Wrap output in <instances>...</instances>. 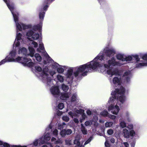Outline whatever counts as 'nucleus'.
I'll use <instances>...</instances> for the list:
<instances>
[{
    "instance_id": "nucleus-27",
    "label": "nucleus",
    "mask_w": 147,
    "mask_h": 147,
    "mask_svg": "<svg viewBox=\"0 0 147 147\" xmlns=\"http://www.w3.org/2000/svg\"><path fill=\"white\" fill-rule=\"evenodd\" d=\"M81 130L83 134L84 135L86 134H87V130L86 129L85 127L83 125V124H81Z\"/></svg>"
},
{
    "instance_id": "nucleus-8",
    "label": "nucleus",
    "mask_w": 147,
    "mask_h": 147,
    "mask_svg": "<svg viewBox=\"0 0 147 147\" xmlns=\"http://www.w3.org/2000/svg\"><path fill=\"white\" fill-rule=\"evenodd\" d=\"M132 56L135 58L134 63H136L137 64H146L144 63V61H147V53L142 55L141 57L142 59L138 55L136 54Z\"/></svg>"
},
{
    "instance_id": "nucleus-42",
    "label": "nucleus",
    "mask_w": 147,
    "mask_h": 147,
    "mask_svg": "<svg viewBox=\"0 0 147 147\" xmlns=\"http://www.w3.org/2000/svg\"><path fill=\"white\" fill-rule=\"evenodd\" d=\"M35 68L36 70L38 71H42V68L40 66H35Z\"/></svg>"
},
{
    "instance_id": "nucleus-57",
    "label": "nucleus",
    "mask_w": 147,
    "mask_h": 147,
    "mask_svg": "<svg viewBox=\"0 0 147 147\" xmlns=\"http://www.w3.org/2000/svg\"><path fill=\"white\" fill-rule=\"evenodd\" d=\"M90 124V122L88 121H86L85 123V125L86 126H87L89 125Z\"/></svg>"
},
{
    "instance_id": "nucleus-23",
    "label": "nucleus",
    "mask_w": 147,
    "mask_h": 147,
    "mask_svg": "<svg viewBox=\"0 0 147 147\" xmlns=\"http://www.w3.org/2000/svg\"><path fill=\"white\" fill-rule=\"evenodd\" d=\"M73 70L72 69H69L67 71V73L66 74L67 78H71L73 74Z\"/></svg>"
},
{
    "instance_id": "nucleus-47",
    "label": "nucleus",
    "mask_w": 147,
    "mask_h": 147,
    "mask_svg": "<svg viewBox=\"0 0 147 147\" xmlns=\"http://www.w3.org/2000/svg\"><path fill=\"white\" fill-rule=\"evenodd\" d=\"M53 134L55 136H56L58 134V130L56 129H55L53 131Z\"/></svg>"
},
{
    "instance_id": "nucleus-7",
    "label": "nucleus",
    "mask_w": 147,
    "mask_h": 147,
    "mask_svg": "<svg viewBox=\"0 0 147 147\" xmlns=\"http://www.w3.org/2000/svg\"><path fill=\"white\" fill-rule=\"evenodd\" d=\"M8 61H12L17 62L18 63H20L22 64H31V61H30L27 64L26 63L29 61V60L26 58L23 57H22L18 56L16 59H9Z\"/></svg>"
},
{
    "instance_id": "nucleus-59",
    "label": "nucleus",
    "mask_w": 147,
    "mask_h": 147,
    "mask_svg": "<svg viewBox=\"0 0 147 147\" xmlns=\"http://www.w3.org/2000/svg\"><path fill=\"white\" fill-rule=\"evenodd\" d=\"M123 144L125 145V147H129V144L127 142H124Z\"/></svg>"
},
{
    "instance_id": "nucleus-58",
    "label": "nucleus",
    "mask_w": 147,
    "mask_h": 147,
    "mask_svg": "<svg viewBox=\"0 0 147 147\" xmlns=\"http://www.w3.org/2000/svg\"><path fill=\"white\" fill-rule=\"evenodd\" d=\"M74 121L76 123H79V121L77 118H74Z\"/></svg>"
},
{
    "instance_id": "nucleus-56",
    "label": "nucleus",
    "mask_w": 147,
    "mask_h": 147,
    "mask_svg": "<svg viewBox=\"0 0 147 147\" xmlns=\"http://www.w3.org/2000/svg\"><path fill=\"white\" fill-rule=\"evenodd\" d=\"M25 67H29L32 68L34 67V65H23Z\"/></svg>"
},
{
    "instance_id": "nucleus-35",
    "label": "nucleus",
    "mask_w": 147,
    "mask_h": 147,
    "mask_svg": "<svg viewBox=\"0 0 147 147\" xmlns=\"http://www.w3.org/2000/svg\"><path fill=\"white\" fill-rule=\"evenodd\" d=\"M64 106V105L63 103L61 102L58 104V107L59 109L62 110Z\"/></svg>"
},
{
    "instance_id": "nucleus-15",
    "label": "nucleus",
    "mask_w": 147,
    "mask_h": 147,
    "mask_svg": "<svg viewBox=\"0 0 147 147\" xmlns=\"http://www.w3.org/2000/svg\"><path fill=\"white\" fill-rule=\"evenodd\" d=\"M3 1H4V2H5L6 3V4L7 5V6L8 7V8L9 10H10V9L9 8V7H10V8H11V9L12 10V12H14V13H16V12H15L14 11L15 9V7L14 5L12 3L8 4L7 3V0H3Z\"/></svg>"
},
{
    "instance_id": "nucleus-30",
    "label": "nucleus",
    "mask_w": 147,
    "mask_h": 147,
    "mask_svg": "<svg viewBox=\"0 0 147 147\" xmlns=\"http://www.w3.org/2000/svg\"><path fill=\"white\" fill-rule=\"evenodd\" d=\"M61 88L62 90L65 92H67L68 89V86L64 84L62 85Z\"/></svg>"
},
{
    "instance_id": "nucleus-18",
    "label": "nucleus",
    "mask_w": 147,
    "mask_h": 147,
    "mask_svg": "<svg viewBox=\"0 0 147 147\" xmlns=\"http://www.w3.org/2000/svg\"><path fill=\"white\" fill-rule=\"evenodd\" d=\"M124 54L121 53H118L117 54L116 57L117 59L122 61H125V59L124 58Z\"/></svg>"
},
{
    "instance_id": "nucleus-24",
    "label": "nucleus",
    "mask_w": 147,
    "mask_h": 147,
    "mask_svg": "<svg viewBox=\"0 0 147 147\" xmlns=\"http://www.w3.org/2000/svg\"><path fill=\"white\" fill-rule=\"evenodd\" d=\"M34 57L37 60V61L38 62H40L42 60V57L38 53H36L34 55Z\"/></svg>"
},
{
    "instance_id": "nucleus-51",
    "label": "nucleus",
    "mask_w": 147,
    "mask_h": 147,
    "mask_svg": "<svg viewBox=\"0 0 147 147\" xmlns=\"http://www.w3.org/2000/svg\"><path fill=\"white\" fill-rule=\"evenodd\" d=\"M111 112L113 114L115 115H117L119 111H115V110H113Z\"/></svg>"
},
{
    "instance_id": "nucleus-5",
    "label": "nucleus",
    "mask_w": 147,
    "mask_h": 147,
    "mask_svg": "<svg viewBox=\"0 0 147 147\" xmlns=\"http://www.w3.org/2000/svg\"><path fill=\"white\" fill-rule=\"evenodd\" d=\"M37 51L41 53L44 57L47 59L48 63H51V64H59L55 62L49 56L46 51H45L44 45L42 42H39V47L37 48Z\"/></svg>"
},
{
    "instance_id": "nucleus-26",
    "label": "nucleus",
    "mask_w": 147,
    "mask_h": 147,
    "mask_svg": "<svg viewBox=\"0 0 147 147\" xmlns=\"http://www.w3.org/2000/svg\"><path fill=\"white\" fill-rule=\"evenodd\" d=\"M76 112L78 114H82V117H83V115H85L84 110L82 109H77Z\"/></svg>"
},
{
    "instance_id": "nucleus-11",
    "label": "nucleus",
    "mask_w": 147,
    "mask_h": 147,
    "mask_svg": "<svg viewBox=\"0 0 147 147\" xmlns=\"http://www.w3.org/2000/svg\"><path fill=\"white\" fill-rule=\"evenodd\" d=\"M72 133L71 129H62L60 132V134L63 137H64L66 135H69Z\"/></svg>"
},
{
    "instance_id": "nucleus-10",
    "label": "nucleus",
    "mask_w": 147,
    "mask_h": 147,
    "mask_svg": "<svg viewBox=\"0 0 147 147\" xmlns=\"http://www.w3.org/2000/svg\"><path fill=\"white\" fill-rule=\"evenodd\" d=\"M16 51L13 50L11 52L9 55L6 57L5 59L2 60L0 62V64L5 63L7 62H9L8 61L9 59L14 58L16 56Z\"/></svg>"
},
{
    "instance_id": "nucleus-45",
    "label": "nucleus",
    "mask_w": 147,
    "mask_h": 147,
    "mask_svg": "<svg viewBox=\"0 0 147 147\" xmlns=\"http://www.w3.org/2000/svg\"><path fill=\"white\" fill-rule=\"evenodd\" d=\"M129 134L131 136H133L135 134V133L134 130H131L129 131Z\"/></svg>"
},
{
    "instance_id": "nucleus-55",
    "label": "nucleus",
    "mask_w": 147,
    "mask_h": 147,
    "mask_svg": "<svg viewBox=\"0 0 147 147\" xmlns=\"http://www.w3.org/2000/svg\"><path fill=\"white\" fill-rule=\"evenodd\" d=\"M110 117L111 119H115L116 118V117L114 115H110Z\"/></svg>"
},
{
    "instance_id": "nucleus-2",
    "label": "nucleus",
    "mask_w": 147,
    "mask_h": 147,
    "mask_svg": "<svg viewBox=\"0 0 147 147\" xmlns=\"http://www.w3.org/2000/svg\"><path fill=\"white\" fill-rule=\"evenodd\" d=\"M10 10L13 15L14 21L16 23L17 29V35L16 39L13 44L14 46L16 47H18L20 45V41L22 40V34L19 31H22V30H25L29 28H32V26L30 24H26L18 22V13H14L12 12L11 8L9 7Z\"/></svg>"
},
{
    "instance_id": "nucleus-40",
    "label": "nucleus",
    "mask_w": 147,
    "mask_h": 147,
    "mask_svg": "<svg viewBox=\"0 0 147 147\" xmlns=\"http://www.w3.org/2000/svg\"><path fill=\"white\" fill-rule=\"evenodd\" d=\"M55 143L56 144H62L63 141L60 139H59L55 141Z\"/></svg>"
},
{
    "instance_id": "nucleus-43",
    "label": "nucleus",
    "mask_w": 147,
    "mask_h": 147,
    "mask_svg": "<svg viewBox=\"0 0 147 147\" xmlns=\"http://www.w3.org/2000/svg\"><path fill=\"white\" fill-rule=\"evenodd\" d=\"M126 123L124 122H121L120 123V126L124 128L126 127Z\"/></svg>"
},
{
    "instance_id": "nucleus-38",
    "label": "nucleus",
    "mask_w": 147,
    "mask_h": 147,
    "mask_svg": "<svg viewBox=\"0 0 147 147\" xmlns=\"http://www.w3.org/2000/svg\"><path fill=\"white\" fill-rule=\"evenodd\" d=\"M57 70L58 73H62L64 71V69L62 67H59L57 68Z\"/></svg>"
},
{
    "instance_id": "nucleus-17",
    "label": "nucleus",
    "mask_w": 147,
    "mask_h": 147,
    "mask_svg": "<svg viewBox=\"0 0 147 147\" xmlns=\"http://www.w3.org/2000/svg\"><path fill=\"white\" fill-rule=\"evenodd\" d=\"M119 89L117 88L115 90L112 91L111 93V94L113 96L112 97V100L114 99L117 98L116 97V95L117 94H118V92L119 91Z\"/></svg>"
},
{
    "instance_id": "nucleus-9",
    "label": "nucleus",
    "mask_w": 147,
    "mask_h": 147,
    "mask_svg": "<svg viewBox=\"0 0 147 147\" xmlns=\"http://www.w3.org/2000/svg\"><path fill=\"white\" fill-rule=\"evenodd\" d=\"M105 55L107 57H110L113 56L116 53L115 49L113 47H106L104 50Z\"/></svg>"
},
{
    "instance_id": "nucleus-14",
    "label": "nucleus",
    "mask_w": 147,
    "mask_h": 147,
    "mask_svg": "<svg viewBox=\"0 0 147 147\" xmlns=\"http://www.w3.org/2000/svg\"><path fill=\"white\" fill-rule=\"evenodd\" d=\"M113 82L114 84H117L119 85H121V78L117 77H115L113 79Z\"/></svg>"
},
{
    "instance_id": "nucleus-34",
    "label": "nucleus",
    "mask_w": 147,
    "mask_h": 147,
    "mask_svg": "<svg viewBox=\"0 0 147 147\" xmlns=\"http://www.w3.org/2000/svg\"><path fill=\"white\" fill-rule=\"evenodd\" d=\"M101 115L104 117L107 116L108 114V111H104L101 112L100 113Z\"/></svg>"
},
{
    "instance_id": "nucleus-53",
    "label": "nucleus",
    "mask_w": 147,
    "mask_h": 147,
    "mask_svg": "<svg viewBox=\"0 0 147 147\" xmlns=\"http://www.w3.org/2000/svg\"><path fill=\"white\" fill-rule=\"evenodd\" d=\"M86 113L88 115H90L92 114V112L90 110L88 109L86 111Z\"/></svg>"
},
{
    "instance_id": "nucleus-37",
    "label": "nucleus",
    "mask_w": 147,
    "mask_h": 147,
    "mask_svg": "<svg viewBox=\"0 0 147 147\" xmlns=\"http://www.w3.org/2000/svg\"><path fill=\"white\" fill-rule=\"evenodd\" d=\"M92 137L91 136L85 142L84 145L87 144H88L91 141L92 139Z\"/></svg>"
},
{
    "instance_id": "nucleus-48",
    "label": "nucleus",
    "mask_w": 147,
    "mask_h": 147,
    "mask_svg": "<svg viewBox=\"0 0 147 147\" xmlns=\"http://www.w3.org/2000/svg\"><path fill=\"white\" fill-rule=\"evenodd\" d=\"M3 145L4 147H10L9 144L6 142L4 143Z\"/></svg>"
},
{
    "instance_id": "nucleus-62",
    "label": "nucleus",
    "mask_w": 147,
    "mask_h": 147,
    "mask_svg": "<svg viewBox=\"0 0 147 147\" xmlns=\"http://www.w3.org/2000/svg\"><path fill=\"white\" fill-rule=\"evenodd\" d=\"M137 65V66H136V68H138L139 67H142L143 66L147 65Z\"/></svg>"
},
{
    "instance_id": "nucleus-13",
    "label": "nucleus",
    "mask_w": 147,
    "mask_h": 147,
    "mask_svg": "<svg viewBox=\"0 0 147 147\" xmlns=\"http://www.w3.org/2000/svg\"><path fill=\"white\" fill-rule=\"evenodd\" d=\"M27 50L24 47H20L18 51V54L21 55H27Z\"/></svg>"
},
{
    "instance_id": "nucleus-41",
    "label": "nucleus",
    "mask_w": 147,
    "mask_h": 147,
    "mask_svg": "<svg viewBox=\"0 0 147 147\" xmlns=\"http://www.w3.org/2000/svg\"><path fill=\"white\" fill-rule=\"evenodd\" d=\"M62 119L63 120L66 122H68L69 120V117L67 116H64L62 117Z\"/></svg>"
},
{
    "instance_id": "nucleus-22",
    "label": "nucleus",
    "mask_w": 147,
    "mask_h": 147,
    "mask_svg": "<svg viewBox=\"0 0 147 147\" xmlns=\"http://www.w3.org/2000/svg\"><path fill=\"white\" fill-rule=\"evenodd\" d=\"M49 71L48 68L47 67H45V68H44L43 70H42V76H48V74L47 73V72H48Z\"/></svg>"
},
{
    "instance_id": "nucleus-50",
    "label": "nucleus",
    "mask_w": 147,
    "mask_h": 147,
    "mask_svg": "<svg viewBox=\"0 0 147 147\" xmlns=\"http://www.w3.org/2000/svg\"><path fill=\"white\" fill-rule=\"evenodd\" d=\"M111 124V122H107L105 124V126L106 127H110L111 125L110 124Z\"/></svg>"
},
{
    "instance_id": "nucleus-25",
    "label": "nucleus",
    "mask_w": 147,
    "mask_h": 147,
    "mask_svg": "<svg viewBox=\"0 0 147 147\" xmlns=\"http://www.w3.org/2000/svg\"><path fill=\"white\" fill-rule=\"evenodd\" d=\"M125 96L124 95L120 96L119 98V101L122 104L125 102Z\"/></svg>"
},
{
    "instance_id": "nucleus-32",
    "label": "nucleus",
    "mask_w": 147,
    "mask_h": 147,
    "mask_svg": "<svg viewBox=\"0 0 147 147\" xmlns=\"http://www.w3.org/2000/svg\"><path fill=\"white\" fill-rule=\"evenodd\" d=\"M77 98V95L76 94H74L72 96L71 98V102H74L76 100Z\"/></svg>"
},
{
    "instance_id": "nucleus-54",
    "label": "nucleus",
    "mask_w": 147,
    "mask_h": 147,
    "mask_svg": "<svg viewBox=\"0 0 147 147\" xmlns=\"http://www.w3.org/2000/svg\"><path fill=\"white\" fill-rule=\"evenodd\" d=\"M114 109V107L113 106H110L109 107V110L112 111Z\"/></svg>"
},
{
    "instance_id": "nucleus-12",
    "label": "nucleus",
    "mask_w": 147,
    "mask_h": 147,
    "mask_svg": "<svg viewBox=\"0 0 147 147\" xmlns=\"http://www.w3.org/2000/svg\"><path fill=\"white\" fill-rule=\"evenodd\" d=\"M52 94L54 95H59L60 91L58 86L52 87L51 89Z\"/></svg>"
},
{
    "instance_id": "nucleus-6",
    "label": "nucleus",
    "mask_w": 147,
    "mask_h": 147,
    "mask_svg": "<svg viewBox=\"0 0 147 147\" xmlns=\"http://www.w3.org/2000/svg\"><path fill=\"white\" fill-rule=\"evenodd\" d=\"M104 56L103 52L101 51L93 60L88 63V64H105L104 63Z\"/></svg>"
},
{
    "instance_id": "nucleus-1",
    "label": "nucleus",
    "mask_w": 147,
    "mask_h": 147,
    "mask_svg": "<svg viewBox=\"0 0 147 147\" xmlns=\"http://www.w3.org/2000/svg\"><path fill=\"white\" fill-rule=\"evenodd\" d=\"M116 65H81L78 68L77 71L74 73L75 77L78 76L80 74L83 76L87 75L88 72H91L93 71H105V68L108 69L107 73L111 76L115 75L121 76V72L117 68L115 67Z\"/></svg>"
},
{
    "instance_id": "nucleus-20",
    "label": "nucleus",
    "mask_w": 147,
    "mask_h": 147,
    "mask_svg": "<svg viewBox=\"0 0 147 147\" xmlns=\"http://www.w3.org/2000/svg\"><path fill=\"white\" fill-rule=\"evenodd\" d=\"M119 89V92L118 94L124 95L125 92V88L122 86H121Z\"/></svg>"
},
{
    "instance_id": "nucleus-61",
    "label": "nucleus",
    "mask_w": 147,
    "mask_h": 147,
    "mask_svg": "<svg viewBox=\"0 0 147 147\" xmlns=\"http://www.w3.org/2000/svg\"><path fill=\"white\" fill-rule=\"evenodd\" d=\"M105 146L106 147H107L109 146V143L108 142H105Z\"/></svg>"
},
{
    "instance_id": "nucleus-36",
    "label": "nucleus",
    "mask_w": 147,
    "mask_h": 147,
    "mask_svg": "<svg viewBox=\"0 0 147 147\" xmlns=\"http://www.w3.org/2000/svg\"><path fill=\"white\" fill-rule=\"evenodd\" d=\"M131 73V71L129 70L125 72L122 76V77H124L126 76H128Z\"/></svg>"
},
{
    "instance_id": "nucleus-33",
    "label": "nucleus",
    "mask_w": 147,
    "mask_h": 147,
    "mask_svg": "<svg viewBox=\"0 0 147 147\" xmlns=\"http://www.w3.org/2000/svg\"><path fill=\"white\" fill-rule=\"evenodd\" d=\"M65 144L69 146H71V140L69 139L65 140Z\"/></svg>"
},
{
    "instance_id": "nucleus-19",
    "label": "nucleus",
    "mask_w": 147,
    "mask_h": 147,
    "mask_svg": "<svg viewBox=\"0 0 147 147\" xmlns=\"http://www.w3.org/2000/svg\"><path fill=\"white\" fill-rule=\"evenodd\" d=\"M124 59H125V61L126 62H131V63H134L135 59H133L132 56L130 55L128 56L127 57L124 58Z\"/></svg>"
},
{
    "instance_id": "nucleus-63",
    "label": "nucleus",
    "mask_w": 147,
    "mask_h": 147,
    "mask_svg": "<svg viewBox=\"0 0 147 147\" xmlns=\"http://www.w3.org/2000/svg\"><path fill=\"white\" fill-rule=\"evenodd\" d=\"M63 125H60L59 126V128L60 129V128H63V125H65V123H62Z\"/></svg>"
},
{
    "instance_id": "nucleus-28",
    "label": "nucleus",
    "mask_w": 147,
    "mask_h": 147,
    "mask_svg": "<svg viewBox=\"0 0 147 147\" xmlns=\"http://www.w3.org/2000/svg\"><path fill=\"white\" fill-rule=\"evenodd\" d=\"M68 94L66 93H64L61 94L60 96L61 99L63 100H66L68 98Z\"/></svg>"
},
{
    "instance_id": "nucleus-31",
    "label": "nucleus",
    "mask_w": 147,
    "mask_h": 147,
    "mask_svg": "<svg viewBox=\"0 0 147 147\" xmlns=\"http://www.w3.org/2000/svg\"><path fill=\"white\" fill-rule=\"evenodd\" d=\"M58 80L60 82H62L63 81V77L60 75H58L57 76Z\"/></svg>"
},
{
    "instance_id": "nucleus-29",
    "label": "nucleus",
    "mask_w": 147,
    "mask_h": 147,
    "mask_svg": "<svg viewBox=\"0 0 147 147\" xmlns=\"http://www.w3.org/2000/svg\"><path fill=\"white\" fill-rule=\"evenodd\" d=\"M74 143L76 145L75 147H80V143L79 140L75 139L74 141Z\"/></svg>"
},
{
    "instance_id": "nucleus-16",
    "label": "nucleus",
    "mask_w": 147,
    "mask_h": 147,
    "mask_svg": "<svg viewBox=\"0 0 147 147\" xmlns=\"http://www.w3.org/2000/svg\"><path fill=\"white\" fill-rule=\"evenodd\" d=\"M108 64H118L116 59L114 57H113L107 61Z\"/></svg>"
},
{
    "instance_id": "nucleus-64",
    "label": "nucleus",
    "mask_w": 147,
    "mask_h": 147,
    "mask_svg": "<svg viewBox=\"0 0 147 147\" xmlns=\"http://www.w3.org/2000/svg\"><path fill=\"white\" fill-rule=\"evenodd\" d=\"M68 114L69 115H70V116H72L73 115V113L72 111L69 112L68 113Z\"/></svg>"
},
{
    "instance_id": "nucleus-4",
    "label": "nucleus",
    "mask_w": 147,
    "mask_h": 147,
    "mask_svg": "<svg viewBox=\"0 0 147 147\" xmlns=\"http://www.w3.org/2000/svg\"><path fill=\"white\" fill-rule=\"evenodd\" d=\"M50 1V0H47L45 2L42 6L43 8L40 9L38 14L39 19V23L37 25H35L33 26V29L35 30H38L39 32L41 31L42 30V22L45 13V12L42 11L44 10L46 11L47 10L49 6L48 4ZM53 1V0L52 1L51 0V2Z\"/></svg>"
},
{
    "instance_id": "nucleus-60",
    "label": "nucleus",
    "mask_w": 147,
    "mask_h": 147,
    "mask_svg": "<svg viewBox=\"0 0 147 147\" xmlns=\"http://www.w3.org/2000/svg\"><path fill=\"white\" fill-rule=\"evenodd\" d=\"M115 109H116V111H117L119 112V107L118 106H115V108H114Z\"/></svg>"
},
{
    "instance_id": "nucleus-3",
    "label": "nucleus",
    "mask_w": 147,
    "mask_h": 147,
    "mask_svg": "<svg viewBox=\"0 0 147 147\" xmlns=\"http://www.w3.org/2000/svg\"><path fill=\"white\" fill-rule=\"evenodd\" d=\"M33 28V27L32 29L28 30L26 34V36L28 37V39L31 41L29 43L30 46L28 47V49L30 52V55L31 57H33L35 52L34 49L32 46H33L34 48H36L38 46V43L33 41V40H35L38 39L40 36L38 33L35 32L37 30H34Z\"/></svg>"
},
{
    "instance_id": "nucleus-21",
    "label": "nucleus",
    "mask_w": 147,
    "mask_h": 147,
    "mask_svg": "<svg viewBox=\"0 0 147 147\" xmlns=\"http://www.w3.org/2000/svg\"><path fill=\"white\" fill-rule=\"evenodd\" d=\"M123 133L124 134V137L127 138H129V134L128 130L126 129H124L123 130Z\"/></svg>"
},
{
    "instance_id": "nucleus-46",
    "label": "nucleus",
    "mask_w": 147,
    "mask_h": 147,
    "mask_svg": "<svg viewBox=\"0 0 147 147\" xmlns=\"http://www.w3.org/2000/svg\"><path fill=\"white\" fill-rule=\"evenodd\" d=\"M44 139L45 140L48 141L50 139V138L49 136H47V135H45L44 136Z\"/></svg>"
},
{
    "instance_id": "nucleus-52",
    "label": "nucleus",
    "mask_w": 147,
    "mask_h": 147,
    "mask_svg": "<svg viewBox=\"0 0 147 147\" xmlns=\"http://www.w3.org/2000/svg\"><path fill=\"white\" fill-rule=\"evenodd\" d=\"M11 147H28L26 146H21V145H13Z\"/></svg>"
},
{
    "instance_id": "nucleus-49",
    "label": "nucleus",
    "mask_w": 147,
    "mask_h": 147,
    "mask_svg": "<svg viewBox=\"0 0 147 147\" xmlns=\"http://www.w3.org/2000/svg\"><path fill=\"white\" fill-rule=\"evenodd\" d=\"M33 145L34 146H37L38 144V140H36L33 143Z\"/></svg>"
},
{
    "instance_id": "nucleus-39",
    "label": "nucleus",
    "mask_w": 147,
    "mask_h": 147,
    "mask_svg": "<svg viewBox=\"0 0 147 147\" xmlns=\"http://www.w3.org/2000/svg\"><path fill=\"white\" fill-rule=\"evenodd\" d=\"M124 79V81L126 82L127 83H129L130 82V77L129 76H127L125 77Z\"/></svg>"
},
{
    "instance_id": "nucleus-44",
    "label": "nucleus",
    "mask_w": 147,
    "mask_h": 147,
    "mask_svg": "<svg viewBox=\"0 0 147 147\" xmlns=\"http://www.w3.org/2000/svg\"><path fill=\"white\" fill-rule=\"evenodd\" d=\"M107 132L109 135H111L113 133V130L111 129H109L107 130Z\"/></svg>"
}]
</instances>
